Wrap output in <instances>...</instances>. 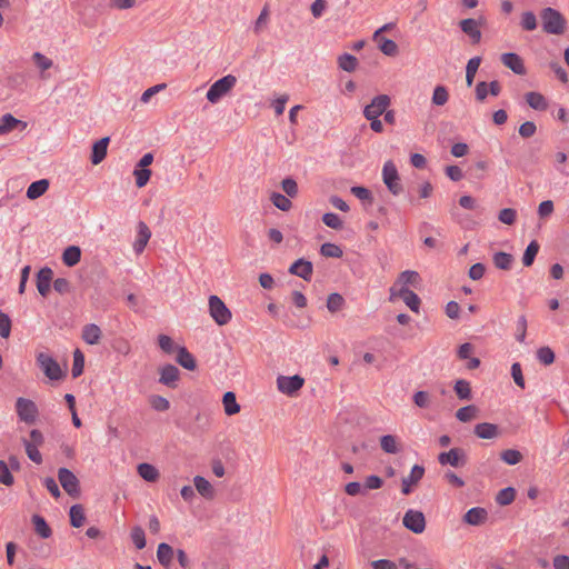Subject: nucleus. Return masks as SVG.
I'll return each mask as SVG.
<instances>
[{
  "label": "nucleus",
  "mask_w": 569,
  "mask_h": 569,
  "mask_svg": "<svg viewBox=\"0 0 569 569\" xmlns=\"http://www.w3.org/2000/svg\"><path fill=\"white\" fill-rule=\"evenodd\" d=\"M540 18L546 33L562 34L565 32L567 21L560 11L548 7L541 10Z\"/></svg>",
  "instance_id": "nucleus-1"
},
{
  "label": "nucleus",
  "mask_w": 569,
  "mask_h": 569,
  "mask_svg": "<svg viewBox=\"0 0 569 569\" xmlns=\"http://www.w3.org/2000/svg\"><path fill=\"white\" fill-rule=\"evenodd\" d=\"M237 83V78L232 74H227L216 82H213L207 91V99L211 103H217L224 97Z\"/></svg>",
  "instance_id": "nucleus-2"
},
{
  "label": "nucleus",
  "mask_w": 569,
  "mask_h": 569,
  "mask_svg": "<svg viewBox=\"0 0 569 569\" xmlns=\"http://www.w3.org/2000/svg\"><path fill=\"white\" fill-rule=\"evenodd\" d=\"M208 302L209 313L218 326H224L230 322L232 313L218 296L211 295Z\"/></svg>",
  "instance_id": "nucleus-3"
},
{
  "label": "nucleus",
  "mask_w": 569,
  "mask_h": 569,
  "mask_svg": "<svg viewBox=\"0 0 569 569\" xmlns=\"http://www.w3.org/2000/svg\"><path fill=\"white\" fill-rule=\"evenodd\" d=\"M382 180L388 190L393 196H399L402 192L403 188L401 184L400 176L398 173L397 167L391 160L385 162L383 164Z\"/></svg>",
  "instance_id": "nucleus-4"
},
{
  "label": "nucleus",
  "mask_w": 569,
  "mask_h": 569,
  "mask_svg": "<svg viewBox=\"0 0 569 569\" xmlns=\"http://www.w3.org/2000/svg\"><path fill=\"white\" fill-rule=\"evenodd\" d=\"M37 363L49 379L59 380L63 377L59 363L48 353L39 352L37 355Z\"/></svg>",
  "instance_id": "nucleus-5"
},
{
  "label": "nucleus",
  "mask_w": 569,
  "mask_h": 569,
  "mask_svg": "<svg viewBox=\"0 0 569 569\" xmlns=\"http://www.w3.org/2000/svg\"><path fill=\"white\" fill-rule=\"evenodd\" d=\"M305 385V379L299 375L279 376L277 378L278 390L289 397L295 396Z\"/></svg>",
  "instance_id": "nucleus-6"
},
{
  "label": "nucleus",
  "mask_w": 569,
  "mask_h": 569,
  "mask_svg": "<svg viewBox=\"0 0 569 569\" xmlns=\"http://www.w3.org/2000/svg\"><path fill=\"white\" fill-rule=\"evenodd\" d=\"M58 479L63 490L72 498L80 496V483L76 475L68 468L58 470Z\"/></svg>",
  "instance_id": "nucleus-7"
},
{
  "label": "nucleus",
  "mask_w": 569,
  "mask_h": 569,
  "mask_svg": "<svg viewBox=\"0 0 569 569\" xmlns=\"http://www.w3.org/2000/svg\"><path fill=\"white\" fill-rule=\"evenodd\" d=\"M467 453L461 448H452L449 451L440 452L438 462L441 466L450 465L455 468L465 467L467 465Z\"/></svg>",
  "instance_id": "nucleus-8"
},
{
  "label": "nucleus",
  "mask_w": 569,
  "mask_h": 569,
  "mask_svg": "<svg viewBox=\"0 0 569 569\" xmlns=\"http://www.w3.org/2000/svg\"><path fill=\"white\" fill-rule=\"evenodd\" d=\"M16 410L20 420L26 423H33L37 419L38 408L36 403L29 399L18 398Z\"/></svg>",
  "instance_id": "nucleus-9"
},
{
  "label": "nucleus",
  "mask_w": 569,
  "mask_h": 569,
  "mask_svg": "<svg viewBox=\"0 0 569 569\" xmlns=\"http://www.w3.org/2000/svg\"><path fill=\"white\" fill-rule=\"evenodd\" d=\"M397 297L401 298L411 311L419 312L421 300L412 290L400 287V289L397 291L395 287H391L390 300L393 301Z\"/></svg>",
  "instance_id": "nucleus-10"
},
{
  "label": "nucleus",
  "mask_w": 569,
  "mask_h": 569,
  "mask_svg": "<svg viewBox=\"0 0 569 569\" xmlns=\"http://www.w3.org/2000/svg\"><path fill=\"white\" fill-rule=\"evenodd\" d=\"M402 523L408 530L415 533H421L426 528V519L423 513L412 509H409L405 513Z\"/></svg>",
  "instance_id": "nucleus-11"
},
{
  "label": "nucleus",
  "mask_w": 569,
  "mask_h": 569,
  "mask_svg": "<svg viewBox=\"0 0 569 569\" xmlns=\"http://www.w3.org/2000/svg\"><path fill=\"white\" fill-rule=\"evenodd\" d=\"M390 104V98L387 94L375 97L370 104L365 107V118H379Z\"/></svg>",
  "instance_id": "nucleus-12"
},
{
  "label": "nucleus",
  "mask_w": 569,
  "mask_h": 569,
  "mask_svg": "<svg viewBox=\"0 0 569 569\" xmlns=\"http://www.w3.org/2000/svg\"><path fill=\"white\" fill-rule=\"evenodd\" d=\"M53 278V271L49 267L41 268L37 273V289L42 297H47Z\"/></svg>",
  "instance_id": "nucleus-13"
},
{
  "label": "nucleus",
  "mask_w": 569,
  "mask_h": 569,
  "mask_svg": "<svg viewBox=\"0 0 569 569\" xmlns=\"http://www.w3.org/2000/svg\"><path fill=\"white\" fill-rule=\"evenodd\" d=\"M289 272L306 281H310L313 272V266L310 261L300 258L290 266Z\"/></svg>",
  "instance_id": "nucleus-14"
},
{
  "label": "nucleus",
  "mask_w": 569,
  "mask_h": 569,
  "mask_svg": "<svg viewBox=\"0 0 569 569\" xmlns=\"http://www.w3.org/2000/svg\"><path fill=\"white\" fill-rule=\"evenodd\" d=\"M501 62L512 70L516 74L523 76L526 73V68L522 59L513 52H506L501 54Z\"/></svg>",
  "instance_id": "nucleus-15"
},
{
  "label": "nucleus",
  "mask_w": 569,
  "mask_h": 569,
  "mask_svg": "<svg viewBox=\"0 0 569 569\" xmlns=\"http://www.w3.org/2000/svg\"><path fill=\"white\" fill-rule=\"evenodd\" d=\"M159 373H160V378H159L160 383H162L167 387H170V388L176 387V381L179 379V375H180V371L176 366L166 365L160 368Z\"/></svg>",
  "instance_id": "nucleus-16"
},
{
  "label": "nucleus",
  "mask_w": 569,
  "mask_h": 569,
  "mask_svg": "<svg viewBox=\"0 0 569 569\" xmlns=\"http://www.w3.org/2000/svg\"><path fill=\"white\" fill-rule=\"evenodd\" d=\"M150 238H151L150 229L148 228V226L144 222L140 221L138 223L137 239L133 242V250L137 254L141 253L144 250Z\"/></svg>",
  "instance_id": "nucleus-17"
},
{
  "label": "nucleus",
  "mask_w": 569,
  "mask_h": 569,
  "mask_svg": "<svg viewBox=\"0 0 569 569\" xmlns=\"http://www.w3.org/2000/svg\"><path fill=\"white\" fill-rule=\"evenodd\" d=\"M461 30L470 37L472 43H478L481 40V31L479 28V23L471 18L463 19L460 21Z\"/></svg>",
  "instance_id": "nucleus-18"
},
{
  "label": "nucleus",
  "mask_w": 569,
  "mask_h": 569,
  "mask_svg": "<svg viewBox=\"0 0 569 569\" xmlns=\"http://www.w3.org/2000/svg\"><path fill=\"white\" fill-rule=\"evenodd\" d=\"M109 141L110 139L104 137L93 143L91 153L93 164H99L106 158Z\"/></svg>",
  "instance_id": "nucleus-19"
},
{
  "label": "nucleus",
  "mask_w": 569,
  "mask_h": 569,
  "mask_svg": "<svg viewBox=\"0 0 569 569\" xmlns=\"http://www.w3.org/2000/svg\"><path fill=\"white\" fill-rule=\"evenodd\" d=\"M473 432L480 439H493L498 437L499 429L497 425L481 422L475 426Z\"/></svg>",
  "instance_id": "nucleus-20"
},
{
  "label": "nucleus",
  "mask_w": 569,
  "mask_h": 569,
  "mask_svg": "<svg viewBox=\"0 0 569 569\" xmlns=\"http://www.w3.org/2000/svg\"><path fill=\"white\" fill-rule=\"evenodd\" d=\"M420 280H421V278L417 271L406 270V271H402L398 276V279L393 287L395 288H396V286H401L405 288H408V286L418 287L420 283Z\"/></svg>",
  "instance_id": "nucleus-21"
},
{
  "label": "nucleus",
  "mask_w": 569,
  "mask_h": 569,
  "mask_svg": "<svg viewBox=\"0 0 569 569\" xmlns=\"http://www.w3.org/2000/svg\"><path fill=\"white\" fill-rule=\"evenodd\" d=\"M487 519V511L480 507L469 509L465 516L463 521L471 526H479Z\"/></svg>",
  "instance_id": "nucleus-22"
},
{
  "label": "nucleus",
  "mask_w": 569,
  "mask_h": 569,
  "mask_svg": "<svg viewBox=\"0 0 569 569\" xmlns=\"http://www.w3.org/2000/svg\"><path fill=\"white\" fill-rule=\"evenodd\" d=\"M81 337L88 345H97L101 339V329L94 323L86 325Z\"/></svg>",
  "instance_id": "nucleus-23"
},
{
  "label": "nucleus",
  "mask_w": 569,
  "mask_h": 569,
  "mask_svg": "<svg viewBox=\"0 0 569 569\" xmlns=\"http://www.w3.org/2000/svg\"><path fill=\"white\" fill-rule=\"evenodd\" d=\"M173 556H174V551H173V548L166 543V542H161L159 546H158V550H157V558H158V561L166 568H168L172 560H173Z\"/></svg>",
  "instance_id": "nucleus-24"
},
{
  "label": "nucleus",
  "mask_w": 569,
  "mask_h": 569,
  "mask_svg": "<svg viewBox=\"0 0 569 569\" xmlns=\"http://www.w3.org/2000/svg\"><path fill=\"white\" fill-rule=\"evenodd\" d=\"M525 98H526V101L529 104V107L535 110L545 111L548 108V102H547L546 98L539 92H536V91L527 92Z\"/></svg>",
  "instance_id": "nucleus-25"
},
{
  "label": "nucleus",
  "mask_w": 569,
  "mask_h": 569,
  "mask_svg": "<svg viewBox=\"0 0 569 569\" xmlns=\"http://www.w3.org/2000/svg\"><path fill=\"white\" fill-rule=\"evenodd\" d=\"M193 483L197 491L206 499H212L214 497V490L211 483L201 476H196L193 478Z\"/></svg>",
  "instance_id": "nucleus-26"
},
{
  "label": "nucleus",
  "mask_w": 569,
  "mask_h": 569,
  "mask_svg": "<svg viewBox=\"0 0 569 569\" xmlns=\"http://www.w3.org/2000/svg\"><path fill=\"white\" fill-rule=\"evenodd\" d=\"M49 188V181L47 179H40L32 182L27 189V197L31 200L41 197Z\"/></svg>",
  "instance_id": "nucleus-27"
},
{
  "label": "nucleus",
  "mask_w": 569,
  "mask_h": 569,
  "mask_svg": "<svg viewBox=\"0 0 569 569\" xmlns=\"http://www.w3.org/2000/svg\"><path fill=\"white\" fill-rule=\"evenodd\" d=\"M177 361L188 370H194L197 367L194 357L184 347L178 348Z\"/></svg>",
  "instance_id": "nucleus-28"
},
{
  "label": "nucleus",
  "mask_w": 569,
  "mask_h": 569,
  "mask_svg": "<svg viewBox=\"0 0 569 569\" xmlns=\"http://www.w3.org/2000/svg\"><path fill=\"white\" fill-rule=\"evenodd\" d=\"M222 403H223L224 412L228 416H233V415L238 413L241 409L239 403L237 402L236 395L232 391H227L223 395Z\"/></svg>",
  "instance_id": "nucleus-29"
},
{
  "label": "nucleus",
  "mask_w": 569,
  "mask_h": 569,
  "mask_svg": "<svg viewBox=\"0 0 569 569\" xmlns=\"http://www.w3.org/2000/svg\"><path fill=\"white\" fill-rule=\"evenodd\" d=\"M81 259V250L77 246H70L62 253V261L68 267L76 266Z\"/></svg>",
  "instance_id": "nucleus-30"
},
{
  "label": "nucleus",
  "mask_w": 569,
  "mask_h": 569,
  "mask_svg": "<svg viewBox=\"0 0 569 569\" xmlns=\"http://www.w3.org/2000/svg\"><path fill=\"white\" fill-rule=\"evenodd\" d=\"M70 525L73 528H80L86 521L84 509L81 505H73L69 511Z\"/></svg>",
  "instance_id": "nucleus-31"
},
{
  "label": "nucleus",
  "mask_w": 569,
  "mask_h": 569,
  "mask_svg": "<svg viewBox=\"0 0 569 569\" xmlns=\"http://www.w3.org/2000/svg\"><path fill=\"white\" fill-rule=\"evenodd\" d=\"M32 523L34 526V531L43 539H47L51 536L52 531L48 526L44 518L40 515L32 516Z\"/></svg>",
  "instance_id": "nucleus-32"
},
{
  "label": "nucleus",
  "mask_w": 569,
  "mask_h": 569,
  "mask_svg": "<svg viewBox=\"0 0 569 569\" xmlns=\"http://www.w3.org/2000/svg\"><path fill=\"white\" fill-rule=\"evenodd\" d=\"M139 476L146 481L153 482L159 478V471L150 463L143 462L138 466Z\"/></svg>",
  "instance_id": "nucleus-33"
},
{
  "label": "nucleus",
  "mask_w": 569,
  "mask_h": 569,
  "mask_svg": "<svg viewBox=\"0 0 569 569\" xmlns=\"http://www.w3.org/2000/svg\"><path fill=\"white\" fill-rule=\"evenodd\" d=\"M381 449L387 453H397L400 451L398 439L396 436L386 435L380 438Z\"/></svg>",
  "instance_id": "nucleus-34"
},
{
  "label": "nucleus",
  "mask_w": 569,
  "mask_h": 569,
  "mask_svg": "<svg viewBox=\"0 0 569 569\" xmlns=\"http://www.w3.org/2000/svg\"><path fill=\"white\" fill-rule=\"evenodd\" d=\"M492 260L496 268L501 270H509L511 268L513 257L510 253L499 251L493 254Z\"/></svg>",
  "instance_id": "nucleus-35"
},
{
  "label": "nucleus",
  "mask_w": 569,
  "mask_h": 569,
  "mask_svg": "<svg viewBox=\"0 0 569 569\" xmlns=\"http://www.w3.org/2000/svg\"><path fill=\"white\" fill-rule=\"evenodd\" d=\"M453 389L460 400H470L472 397L470 382L465 379L457 380Z\"/></svg>",
  "instance_id": "nucleus-36"
},
{
  "label": "nucleus",
  "mask_w": 569,
  "mask_h": 569,
  "mask_svg": "<svg viewBox=\"0 0 569 569\" xmlns=\"http://www.w3.org/2000/svg\"><path fill=\"white\" fill-rule=\"evenodd\" d=\"M481 63L480 57H473L471 58L466 67V83L468 87H471L475 80V76L479 69V66Z\"/></svg>",
  "instance_id": "nucleus-37"
},
{
  "label": "nucleus",
  "mask_w": 569,
  "mask_h": 569,
  "mask_svg": "<svg viewBox=\"0 0 569 569\" xmlns=\"http://www.w3.org/2000/svg\"><path fill=\"white\" fill-rule=\"evenodd\" d=\"M540 246L536 240H532L526 248L522 256V263L525 267L532 266L537 253L539 252Z\"/></svg>",
  "instance_id": "nucleus-38"
},
{
  "label": "nucleus",
  "mask_w": 569,
  "mask_h": 569,
  "mask_svg": "<svg viewBox=\"0 0 569 569\" xmlns=\"http://www.w3.org/2000/svg\"><path fill=\"white\" fill-rule=\"evenodd\" d=\"M270 18L269 7L264 6L253 23V32L260 34L268 26Z\"/></svg>",
  "instance_id": "nucleus-39"
},
{
  "label": "nucleus",
  "mask_w": 569,
  "mask_h": 569,
  "mask_svg": "<svg viewBox=\"0 0 569 569\" xmlns=\"http://www.w3.org/2000/svg\"><path fill=\"white\" fill-rule=\"evenodd\" d=\"M21 121L11 113H6L0 118V136L12 131Z\"/></svg>",
  "instance_id": "nucleus-40"
},
{
  "label": "nucleus",
  "mask_w": 569,
  "mask_h": 569,
  "mask_svg": "<svg viewBox=\"0 0 569 569\" xmlns=\"http://www.w3.org/2000/svg\"><path fill=\"white\" fill-rule=\"evenodd\" d=\"M478 411L479 410L475 405H469L460 408L456 412V418L461 422H469L477 417Z\"/></svg>",
  "instance_id": "nucleus-41"
},
{
  "label": "nucleus",
  "mask_w": 569,
  "mask_h": 569,
  "mask_svg": "<svg viewBox=\"0 0 569 569\" xmlns=\"http://www.w3.org/2000/svg\"><path fill=\"white\" fill-rule=\"evenodd\" d=\"M338 66L340 69H342L347 72H352L356 70V68L358 66V60L352 54L343 53V54L339 56V58H338Z\"/></svg>",
  "instance_id": "nucleus-42"
},
{
  "label": "nucleus",
  "mask_w": 569,
  "mask_h": 569,
  "mask_svg": "<svg viewBox=\"0 0 569 569\" xmlns=\"http://www.w3.org/2000/svg\"><path fill=\"white\" fill-rule=\"evenodd\" d=\"M346 303L345 298L337 292L330 293L327 298V308L331 313H335L343 308Z\"/></svg>",
  "instance_id": "nucleus-43"
},
{
  "label": "nucleus",
  "mask_w": 569,
  "mask_h": 569,
  "mask_svg": "<svg viewBox=\"0 0 569 569\" xmlns=\"http://www.w3.org/2000/svg\"><path fill=\"white\" fill-rule=\"evenodd\" d=\"M272 204L281 211H289L292 207L290 199L279 192H273L270 197Z\"/></svg>",
  "instance_id": "nucleus-44"
},
{
  "label": "nucleus",
  "mask_w": 569,
  "mask_h": 569,
  "mask_svg": "<svg viewBox=\"0 0 569 569\" xmlns=\"http://www.w3.org/2000/svg\"><path fill=\"white\" fill-rule=\"evenodd\" d=\"M133 176L136 178V186L138 188H142L148 183L151 177V170L148 168L136 166L133 170Z\"/></svg>",
  "instance_id": "nucleus-45"
},
{
  "label": "nucleus",
  "mask_w": 569,
  "mask_h": 569,
  "mask_svg": "<svg viewBox=\"0 0 569 569\" xmlns=\"http://www.w3.org/2000/svg\"><path fill=\"white\" fill-rule=\"evenodd\" d=\"M83 368H84V356L79 349H76L73 352V365H72V369H71L72 377L78 378L79 376H81L83 372Z\"/></svg>",
  "instance_id": "nucleus-46"
},
{
  "label": "nucleus",
  "mask_w": 569,
  "mask_h": 569,
  "mask_svg": "<svg viewBox=\"0 0 569 569\" xmlns=\"http://www.w3.org/2000/svg\"><path fill=\"white\" fill-rule=\"evenodd\" d=\"M515 498H516V490L511 487H508V488L501 489L498 492V495L496 497V501L500 506H508L515 500Z\"/></svg>",
  "instance_id": "nucleus-47"
},
{
  "label": "nucleus",
  "mask_w": 569,
  "mask_h": 569,
  "mask_svg": "<svg viewBox=\"0 0 569 569\" xmlns=\"http://www.w3.org/2000/svg\"><path fill=\"white\" fill-rule=\"evenodd\" d=\"M320 253L328 258H341L343 251L338 244L326 242L320 247Z\"/></svg>",
  "instance_id": "nucleus-48"
},
{
  "label": "nucleus",
  "mask_w": 569,
  "mask_h": 569,
  "mask_svg": "<svg viewBox=\"0 0 569 569\" xmlns=\"http://www.w3.org/2000/svg\"><path fill=\"white\" fill-rule=\"evenodd\" d=\"M377 42H379V49L389 57H393L398 53L397 43L388 38H380Z\"/></svg>",
  "instance_id": "nucleus-49"
},
{
  "label": "nucleus",
  "mask_w": 569,
  "mask_h": 569,
  "mask_svg": "<svg viewBox=\"0 0 569 569\" xmlns=\"http://www.w3.org/2000/svg\"><path fill=\"white\" fill-rule=\"evenodd\" d=\"M149 403L153 410L159 411V412L167 411L170 408L169 400L166 399L164 397L158 396V395H152L149 398Z\"/></svg>",
  "instance_id": "nucleus-50"
},
{
  "label": "nucleus",
  "mask_w": 569,
  "mask_h": 569,
  "mask_svg": "<svg viewBox=\"0 0 569 569\" xmlns=\"http://www.w3.org/2000/svg\"><path fill=\"white\" fill-rule=\"evenodd\" d=\"M449 93L446 87L437 86L432 93V103L436 106H445L448 102Z\"/></svg>",
  "instance_id": "nucleus-51"
},
{
  "label": "nucleus",
  "mask_w": 569,
  "mask_h": 569,
  "mask_svg": "<svg viewBox=\"0 0 569 569\" xmlns=\"http://www.w3.org/2000/svg\"><path fill=\"white\" fill-rule=\"evenodd\" d=\"M500 458L507 465L513 466L521 461L522 455L516 449H507L501 452Z\"/></svg>",
  "instance_id": "nucleus-52"
},
{
  "label": "nucleus",
  "mask_w": 569,
  "mask_h": 569,
  "mask_svg": "<svg viewBox=\"0 0 569 569\" xmlns=\"http://www.w3.org/2000/svg\"><path fill=\"white\" fill-rule=\"evenodd\" d=\"M23 446L28 458L34 463L40 465L42 462V456L34 443H29L27 439H23Z\"/></svg>",
  "instance_id": "nucleus-53"
},
{
  "label": "nucleus",
  "mask_w": 569,
  "mask_h": 569,
  "mask_svg": "<svg viewBox=\"0 0 569 569\" xmlns=\"http://www.w3.org/2000/svg\"><path fill=\"white\" fill-rule=\"evenodd\" d=\"M130 537L137 549L140 550L146 547V535L141 527H133Z\"/></svg>",
  "instance_id": "nucleus-54"
},
{
  "label": "nucleus",
  "mask_w": 569,
  "mask_h": 569,
  "mask_svg": "<svg viewBox=\"0 0 569 569\" xmlns=\"http://www.w3.org/2000/svg\"><path fill=\"white\" fill-rule=\"evenodd\" d=\"M537 359L540 363L549 366L555 361V352L549 347H541L537 350Z\"/></svg>",
  "instance_id": "nucleus-55"
},
{
  "label": "nucleus",
  "mask_w": 569,
  "mask_h": 569,
  "mask_svg": "<svg viewBox=\"0 0 569 569\" xmlns=\"http://www.w3.org/2000/svg\"><path fill=\"white\" fill-rule=\"evenodd\" d=\"M322 222L335 230H340L343 226L342 220L337 213L327 212L322 216Z\"/></svg>",
  "instance_id": "nucleus-56"
},
{
  "label": "nucleus",
  "mask_w": 569,
  "mask_h": 569,
  "mask_svg": "<svg viewBox=\"0 0 569 569\" xmlns=\"http://www.w3.org/2000/svg\"><path fill=\"white\" fill-rule=\"evenodd\" d=\"M521 27L526 31H533L537 28V18L532 11H526L521 16Z\"/></svg>",
  "instance_id": "nucleus-57"
},
{
  "label": "nucleus",
  "mask_w": 569,
  "mask_h": 569,
  "mask_svg": "<svg viewBox=\"0 0 569 569\" xmlns=\"http://www.w3.org/2000/svg\"><path fill=\"white\" fill-rule=\"evenodd\" d=\"M14 478L10 471L9 466L3 460H0V483L4 486H12Z\"/></svg>",
  "instance_id": "nucleus-58"
},
{
  "label": "nucleus",
  "mask_w": 569,
  "mask_h": 569,
  "mask_svg": "<svg viewBox=\"0 0 569 569\" xmlns=\"http://www.w3.org/2000/svg\"><path fill=\"white\" fill-rule=\"evenodd\" d=\"M425 475V468L420 465H415L408 477L403 478L411 486L417 485Z\"/></svg>",
  "instance_id": "nucleus-59"
},
{
  "label": "nucleus",
  "mask_w": 569,
  "mask_h": 569,
  "mask_svg": "<svg viewBox=\"0 0 569 569\" xmlns=\"http://www.w3.org/2000/svg\"><path fill=\"white\" fill-rule=\"evenodd\" d=\"M11 319L10 317L0 310V337L7 339L11 333Z\"/></svg>",
  "instance_id": "nucleus-60"
},
{
  "label": "nucleus",
  "mask_w": 569,
  "mask_h": 569,
  "mask_svg": "<svg viewBox=\"0 0 569 569\" xmlns=\"http://www.w3.org/2000/svg\"><path fill=\"white\" fill-rule=\"evenodd\" d=\"M498 219L502 223L511 226L516 222L517 211L511 208H505V209L500 210V212L498 214Z\"/></svg>",
  "instance_id": "nucleus-61"
},
{
  "label": "nucleus",
  "mask_w": 569,
  "mask_h": 569,
  "mask_svg": "<svg viewBox=\"0 0 569 569\" xmlns=\"http://www.w3.org/2000/svg\"><path fill=\"white\" fill-rule=\"evenodd\" d=\"M281 188L290 198H295L298 194V184L292 178L283 179L281 182Z\"/></svg>",
  "instance_id": "nucleus-62"
},
{
  "label": "nucleus",
  "mask_w": 569,
  "mask_h": 569,
  "mask_svg": "<svg viewBox=\"0 0 569 569\" xmlns=\"http://www.w3.org/2000/svg\"><path fill=\"white\" fill-rule=\"evenodd\" d=\"M351 193L361 201H372V193L366 187L355 186L351 188Z\"/></svg>",
  "instance_id": "nucleus-63"
},
{
  "label": "nucleus",
  "mask_w": 569,
  "mask_h": 569,
  "mask_svg": "<svg viewBox=\"0 0 569 569\" xmlns=\"http://www.w3.org/2000/svg\"><path fill=\"white\" fill-rule=\"evenodd\" d=\"M553 569H569V557L566 555H557L552 559Z\"/></svg>",
  "instance_id": "nucleus-64"
}]
</instances>
